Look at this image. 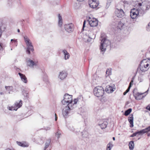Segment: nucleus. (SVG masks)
<instances>
[{
    "mask_svg": "<svg viewBox=\"0 0 150 150\" xmlns=\"http://www.w3.org/2000/svg\"><path fill=\"white\" fill-rule=\"evenodd\" d=\"M113 146V144L111 142H110L109 144L107 145V150H111V148Z\"/></svg>",
    "mask_w": 150,
    "mask_h": 150,
    "instance_id": "obj_35",
    "label": "nucleus"
},
{
    "mask_svg": "<svg viewBox=\"0 0 150 150\" xmlns=\"http://www.w3.org/2000/svg\"><path fill=\"white\" fill-rule=\"evenodd\" d=\"M84 0H77V1H83Z\"/></svg>",
    "mask_w": 150,
    "mask_h": 150,
    "instance_id": "obj_55",
    "label": "nucleus"
},
{
    "mask_svg": "<svg viewBox=\"0 0 150 150\" xmlns=\"http://www.w3.org/2000/svg\"><path fill=\"white\" fill-rule=\"evenodd\" d=\"M111 70L110 69H107L106 72V74L107 76H108L109 75L111 74Z\"/></svg>",
    "mask_w": 150,
    "mask_h": 150,
    "instance_id": "obj_40",
    "label": "nucleus"
},
{
    "mask_svg": "<svg viewBox=\"0 0 150 150\" xmlns=\"http://www.w3.org/2000/svg\"><path fill=\"white\" fill-rule=\"evenodd\" d=\"M86 21H84L83 23V27L82 28V29L83 30L84 28L85 27V25L86 24Z\"/></svg>",
    "mask_w": 150,
    "mask_h": 150,
    "instance_id": "obj_44",
    "label": "nucleus"
},
{
    "mask_svg": "<svg viewBox=\"0 0 150 150\" xmlns=\"http://www.w3.org/2000/svg\"><path fill=\"white\" fill-rule=\"evenodd\" d=\"M95 96L99 98V99L102 102H103L104 101V97L103 95H100V94H96Z\"/></svg>",
    "mask_w": 150,
    "mask_h": 150,
    "instance_id": "obj_33",
    "label": "nucleus"
},
{
    "mask_svg": "<svg viewBox=\"0 0 150 150\" xmlns=\"http://www.w3.org/2000/svg\"><path fill=\"white\" fill-rule=\"evenodd\" d=\"M7 108L9 110H16V109L14 107H7Z\"/></svg>",
    "mask_w": 150,
    "mask_h": 150,
    "instance_id": "obj_37",
    "label": "nucleus"
},
{
    "mask_svg": "<svg viewBox=\"0 0 150 150\" xmlns=\"http://www.w3.org/2000/svg\"><path fill=\"white\" fill-rule=\"evenodd\" d=\"M55 121H57V115L56 114H55Z\"/></svg>",
    "mask_w": 150,
    "mask_h": 150,
    "instance_id": "obj_49",
    "label": "nucleus"
},
{
    "mask_svg": "<svg viewBox=\"0 0 150 150\" xmlns=\"http://www.w3.org/2000/svg\"><path fill=\"white\" fill-rule=\"evenodd\" d=\"M50 129V127H47V129H45L46 130H48Z\"/></svg>",
    "mask_w": 150,
    "mask_h": 150,
    "instance_id": "obj_52",
    "label": "nucleus"
},
{
    "mask_svg": "<svg viewBox=\"0 0 150 150\" xmlns=\"http://www.w3.org/2000/svg\"><path fill=\"white\" fill-rule=\"evenodd\" d=\"M6 150H14L13 149H11L9 148H7L6 149Z\"/></svg>",
    "mask_w": 150,
    "mask_h": 150,
    "instance_id": "obj_53",
    "label": "nucleus"
},
{
    "mask_svg": "<svg viewBox=\"0 0 150 150\" xmlns=\"http://www.w3.org/2000/svg\"><path fill=\"white\" fill-rule=\"evenodd\" d=\"M128 121L130 124V127H133V117L132 114L130 115L128 118Z\"/></svg>",
    "mask_w": 150,
    "mask_h": 150,
    "instance_id": "obj_21",
    "label": "nucleus"
},
{
    "mask_svg": "<svg viewBox=\"0 0 150 150\" xmlns=\"http://www.w3.org/2000/svg\"><path fill=\"white\" fill-rule=\"evenodd\" d=\"M108 124V123L107 121H104L103 123L99 124V125L100 126L102 129H103L107 127Z\"/></svg>",
    "mask_w": 150,
    "mask_h": 150,
    "instance_id": "obj_23",
    "label": "nucleus"
},
{
    "mask_svg": "<svg viewBox=\"0 0 150 150\" xmlns=\"http://www.w3.org/2000/svg\"><path fill=\"white\" fill-rule=\"evenodd\" d=\"M137 91V89H134L133 91V93H135V92Z\"/></svg>",
    "mask_w": 150,
    "mask_h": 150,
    "instance_id": "obj_50",
    "label": "nucleus"
},
{
    "mask_svg": "<svg viewBox=\"0 0 150 150\" xmlns=\"http://www.w3.org/2000/svg\"><path fill=\"white\" fill-rule=\"evenodd\" d=\"M133 78L132 79V80L129 83V86L128 88L127 89V90L124 92L123 93L124 94H127L129 91L130 89L132 86V85L133 84Z\"/></svg>",
    "mask_w": 150,
    "mask_h": 150,
    "instance_id": "obj_28",
    "label": "nucleus"
},
{
    "mask_svg": "<svg viewBox=\"0 0 150 150\" xmlns=\"http://www.w3.org/2000/svg\"><path fill=\"white\" fill-rule=\"evenodd\" d=\"M101 40L100 49L101 52H105L106 50V48L110 46V42L108 40L105 38Z\"/></svg>",
    "mask_w": 150,
    "mask_h": 150,
    "instance_id": "obj_3",
    "label": "nucleus"
},
{
    "mask_svg": "<svg viewBox=\"0 0 150 150\" xmlns=\"http://www.w3.org/2000/svg\"><path fill=\"white\" fill-rule=\"evenodd\" d=\"M64 28L67 32L70 33L73 30V25L71 23L67 24L64 25Z\"/></svg>",
    "mask_w": 150,
    "mask_h": 150,
    "instance_id": "obj_12",
    "label": "nucleus"
},
{
    "mask_svg": "<svg viewBox=\"0 0 150 150\" xmlns=\"http://www.w3.org/2000/svg\"><path fill=\"white\" fill-rule=\"evenodd\" d=\"M150 131V126L148 127L145 128L144 129H143L140 130V131L136 132L135 133H133L132 135L130 136L131 137H133L136 136L137 134L140 135L141 134H144L145 133H147Z\"/></svg>",
    "mask_w": 150,
    "mask_h": 150,
    "instance_id": "obj_8",
    "label": "nucleus"
},
{
    "mask_svg": "<svg viewBox=\"0 0 150 150\" xmlns=\"http://www.w3.org/2000/svg\"><path fill=\"white\" fill-rule=\"evenodd\" d=\"M25 96H24V99H26L28 98V96L27 94H25Z\"/></svg>",
    "mask_w": 150,
    "mask_h": 150,
    "instance_id": "obj_48",
    "label": "nucleus"
},
{
    "mask_svg": "<svg viewBox=\"0 0 150 150\" xmlns=\"http://www.w3.org/2000/svg\"><path fill=\"white\" fill-rule=\"evenodd\" d=\"M88 4L91 7L95 8L98 5V0H89Z\"/></svg>",
    "mask_w": 150,
    "mask_h": 150,
    "instance_id": "obj_11",
    "label": "nucleus"
},
{
    "mask_svg": "<svg viewBox=\"0 0 150 150\" xmlns=\"http://www.w3.org/2000/svg\"><path fill=\"white\" fill-rule=\"evenodd\" d=\"M128 3L127 1H121L120 2L118 5V7L119 8H121L124 9H125V7L126 5H128Z\"/></svg>",
    "mask_w": 150,
    "mask_h": 150,
    "instance_id": "obj_18",
    "label": "nucleus"
},
{
    "mask_svg": "<svg viewBox=\"0 0 150 150\" xmlns=\"http://www.w3.org/2000/svg\"><path fill=\"white\" fill-rule=\"evenodd\" d=\"M62 52L64 55L65 59L66 60L68 59L69 57V54L66 50H63Z\"/></svg>",
    "mask_w": 150,
    "mask_h": 150,
    "instance_id": "obj_24",
    "label": "nucleus"
},
{
    "mask_svg": "<svg viewBox=\"0 0 150 150\" xmlns=\"http://www.w3.org/2000/svg\"><path fill=\"white\" fill-rule=\"evenodd\" d=\"M68 73L65 70H62L59 72L58 76V78L61 80L65 79L67 76Z\"/></svg>",
    "mask_w": 150,
    "mask_h": 150,
    "instance_id": "obj_14",
    "label": "nucleus"
},
{
    "mask_svg": "<svg viewBox=\"0 0 150 150\" xmlns=\"http://www.w3.org/2000/svg\"><path fill=\"white\" fill-rule=\"evenodd\" d=\"M3 49V47L2 45V44L1 43L0 44V50H2Z\"/></svg>",
    "mask_w": 150,
    "mask_h": 150,
    "instance_id": "obj_45",
    "label": "nucleus"
},
{
    "mask_svg": "<svg viewBox=\"0 0 150 150\" xmlns=\"http://www.w3.org/2000/svg\"><path fill=\"white\" fill-rule=\"evenodd\" d=\"M116 16L119 18H121L124 16L125 13L123 9L121 8H117L115 11Z\"/></svg>",
    "mask_w": 150,
    "mask_h": 150,
    "instance_id": "obj_9",
    "label": "nucleus"
},
{
    "mask_svg": "<svg viewBox=\"0 0 150 150\" xmlns=\"http://www.w3.org/2000/svg\"><path fill=\"white\" fill-rule=\"evenodd\" d=\"M58 17L59 19L58 25L59 27H61L63 24L62 18L59 14H58Z\"/></svg>",
    "mask_w": 150,
    "mask_h": 150,
    "instance_id": "obj_26",
    "label": "nucleus"
},
{
    "mask_svg": "<svg viewBox=\"0 0 150 150\" xmlns=\"http://www.w3.org/2000/svg\"><path fill=\"white\" fill-rule=\"evenodd\" d=\"M142 94H130L129 97L130 98L134 97L135 99L137 100H140L144 97L146 95L143 96Z\"/></svg>",
    "mask_w": 150,
    "mask_h": 150,
    "instance_id": "obj_16",
    "label": "nucleus"
},
{
    "mask_svg": "<svg viewBox=\"0 0 150 150\" xmlns=\"http://www.w3.org/2000/svg\"><path fill=\"white\" fill-rule=\"evenodd\" d=\"M104 89L101 86H97L94 88L93 89L94 94H104Z\"/></svg>",
    "mask_w": 150,
    "mask_h": 150,
    "instance_id": "obj_13",
    "label": "nucleus"
},
{
    "mask_svg": "<svg viewBox=\"0 0 150 150\" xmlns=\"http://www.w3.org/2000/svg\"><path fill=\"white\" fill-rule=\"evenodd\" d=\"M147 135L148 136H150V133L148 134Z\"/></svg>",
    "mask_w": 150,
    "mask_h": 150,
    "instance_id": "obj_58",
    "label": "nucleus"
},
{
    "mask_svg": "<svg viewBox=\"0 0 150 150\" xmlns=\"http://www.w3.org/2000/svg\"><path fill=\"white\" fill-rule=\"evenodd\" d=\"M55 135L57 139H59L60 137V136L61 135V133L59 131H58L55 134Z\"/></svg>",
    "mask_w": 150,
    "mask_h": 150,
    "instance_id": "obj_39",
    "label": "nucleus"
},
{
    "mask_svg": "<svg viewBox=\"0 0 150 150\" xmlns=\"http://www.w3.org/2000/svg\"><path fill=\"white\" fill-rule=\"evenodd\" d=\"M23 38L27 46L26 52L29 54H30V51L33 52L34 51L33 45L30 40L27 36H24Z\"/></svg>",
    "mask_w": 150,
    "mask_h": 150,
    "instance_id": "obj_2",
    "label": "nucleus"
},
{
    "mask_svg": "<svg viewBox=\"0 0 150 150\" xmlns=\"http://www.w3.org/2000/svg\"><path fill=\"white\" fill-rule=\"evenodd\" d=\"M142 81V79H141L140 81Z\"/></svg>",
    "mask_w": 150,
    "mask_h": 150,
    "instance_id": "obj_60",
    "label": "nucleus"
},
{
    "mask_svg": "<svg viewBox=\"0 0 150 150\" xmlns=\"http://www.w3.org/2000/svg\"><path fill=\"white\" fill-rule=\"evenodd\" d=\"M5 89L6 91L10 93L13 91V86H5Z\"/></svg>",
    "mask_w": 150,
    "mask_h": 150,
    "instance_id": "obj_31",
    "label": "nucleus"
},
{
    "mask_svg": "<svg viewBox=\"0 0 150 150\" xmlns=\"http://www.w3.org/2000/svg\"><path fill=\"white\" fill-rule=\"evenodd\" d=\"M5 29V27L4 25H0V37H1L2 35V31H4Z\"/></svg>",
    "mask_w": 150,
    "mask_h": 150,
    "instance_id": "obj_30",
    "label": "nucleus"
},
{
    "mask_svg": "<svg viewBox=\"0 0 150 150\" xmlns=\"http://www.w3.org/2000/svg\"><path fill=\"white\" fill-rule=\"evenodd\" d=\"M17 143L18 145L23 147H27L28 146V145L25 142H17Z\"/></svg>",
    "mask_w": 150,
    "mask_h": 150,
    "instance_id": "obj_25",
    "label": "nucleus"
},
{
    "mask_svg": "<svg viewBox=\"0 0 150 150\" xmlns=\"http://www.w3.org/2000/svg\"><path fill=\"white\" fill-rule=\"evenodd\" d=\"M87 21L91 27H95L98 25V21L95 18L89 17Z\"/></svg>",
    "mask_w": 150,
    "mask_h": 150,
    "instance_id": "obj_6",
    "label": "nucleus"
},
{
    "mask_svg": "<svg viewBox=\"0 0 150 150\" xmlns=\"http://www.w3.org/2000/svg\"><path fill=\"white\" fill-rule=\"evenodd\" d=\"M142 14L139 9L135 8L132 9L130 13L131 17L133 19H135L138 16H141Z\"/></svg>",
    "mask_w": 150,
    "mask_h": 150,
    "instance_id": "obj_4",
    "label": "nucleus"
},
{
    "mask_svg": "<svg viewBox=\"0 0 150 150\" xmlns=\"http://www.w3.org/2000/svg\"><path fill=\"white\" fill-rule=\"evenodd\" d=\"M112 0H108V3H107V5L109 6L110 4V3H111V1Z\"/></svg>",
    "mask_w": 150,
    "mask_h": 150,
    "instance_id": "obj_43",
    "label": "nucleus"
},
{
    "mask_svg": "<svg viewBox=\"0 0 150 150\" xmlns=\"http://www.w3.org/2000/svg\"><path fill=\"white\" fill-rule=\"evenodd\" d=\"M142 81V79H141L140 81Z\"/></svg>",
    "mask_w": 150,
    "mask_h": 150,
    "instance_id": "obj_59",
    "label": "nucleus"
},
{
    "mask_svg": "<svg viewBox=\"0 0 150 150\" xmlns=\"http://www.w3.org/2000/svg\"><path fill=\"white\" fill-rule=\"evenodd\" d=\"M129 146L130 150H133L134 146V142L132 141H131L129 143Z\"/></svg>",
    "mask_w": 150,
    "mask_h": 150,
    "instance_id": "obj_29",
    "label": "nucleus"
},
{
    "mask_svg": "<svg viewBox=\"0 0 150 150\" xmlns=\"http://www.w3.org/2000/svg\"><path fill=\"white\" fill-rule=\"evenodd\" d=\"M149 67H146L143 65L140 64L139 68H138V71L140 74L143 75L144 74L145 72L147 71Z\"/></svg>",
    "mask_w": 150,
    "mask_h": 150,
    "instance_id": "obj_10",
    "label": "nucleus"
},
{
    "mask_svg": "<svg viewBox=\"0 0 150 150\" xmlns=\"http://www.w3.org/2000/svg\"><path fill=\"white\" fill-rule=\"evenodd\" d=\"M88 35H86L83 36V38L85 42H90L91 39L95 38V35L91 31H89Z\"/></svg>",
    "mask_w": 150,
    "mask_h": 150,
    "instance_id": "obj_5",
    "label": "nucleus"
},
{
    "mask_svg": "<svg viewBox=\"0 0 150 150\" xmlns=\"http://www.w3.org/2000/svg\"><path fill=\"white\" fill-rule=\"evenodd\" d=\"M140 64L143 65L146 67H150V61L148 59H144L141 61Z\"/></svg>",
    "mask_w": 150,
    "mask_h": 150,
    "instance_id": "obj_17",
    "label": "nucleus"
},
{
    "mask_svg": "<svg viewBox=\"0 0 150 150\" xmlns=\"http://www.w3.org/2000/svg\"><path fill=\"white\" fill-rule=\"evenodd\" d=\"M115 90V85H112L110 86V85L106 86L105 88V91L108 93H111Z\"/></svg>",
    "mask_w": 150,
    "mask_h": 150,
    "instance_id": "obj_15",
    "label": "nucleus"
},
{
    "mask_svg": "<svg viewBox=\"0 0 150 150\" xmlns=\"http://www.w3.org/2000/svg\"><path fill=\"white\" fill-rule=\"evenodd\" d=\"M69 129L70 130L74 132H75L76 133V132L74 131L75 129H74V127L72 125H70L69 127Z\"/></svg>",
    "mask_w": 150,
    "mask_h": 150,
    "instance_id": "obj_38",
    "label": "nucleus"
},
{
    "mask_svg": "<svg viewBox=\"0 0 150 150\" xmlns=\"http://www.w3.org/2000/svg\"><path fill=\"white\" fill-rule=\"evenodd\" d=\"M17 31L19 33L20 32V30L19 29H18L17 30Z\"/></svg>",
    "mask_w": 150,
    "mask_h": 150,
    "instance_id": "obj_57",
    "label": "nucleus"
},
{
    "mask_svg": "<svg viewBox=\"0 0 150 150\" xmlns=\"http://www.w3.org/2000/svg\"><path fill=\"white\" fill-rule=\"evenodd\" d=\"M50 142L51 140L50 139H48L46 141L45 144L44 150H48V148L50 145Z\"/></svg>",
    "mask_w": 150,
    "mask_h": 150,
    "instance_id": "obj_22",
    "label": "nucleus"
},
{
    "mask_svg": "<svg viewBox=\"0 0 150 150\" xmlns=\"http://www.w3.org/2000/svg\"><path fill=\"white\" fill-rule=\"evenodd\" d=\"M112 139H113V140H115V137H113L112 138Z\"/></svg>",
    "mask_w": 150,
    "mask_h": 150,
    "instance_id": "obj_56",
    "label": "nucleus"
},
{
    "mask_svg": "<svg viewBox=\"0 0 150 150\" xmlns=\"http://www.w3.org/2000/svg\"><path fill=\"white\" fill-rule=\"evenodd\" d=\"M72 96L70 94H64V99L62 102L63 105L67 104V106L63 110L62 114L65 118L69 115H72L74 112V107H72Z\"/></svg>",
    "mask_w": 150,
    "mask_h": 150,
    "instance_id": "obj_1",
    "label": "nucleus"
},
{
    "mask_svg": "<svg viewBox=\"0 0 150 150\" xmlns=\"http://www.w3.org/2000/svg\"><path fill=\"white\" fill-rule=\"evenodd\" d=\"M117 27L118 29H119L120 30H122L123 28H125V25L124 24L122 23L121 22H119L118 24Z\"/></svg>",
    "mask_w": 150,
    "mask_h": 150,
    "instance_id": "obj_27",
    "label": "nucleus"
},
{
    "mask_svg": "<svg viewBox=\"0 0 150 150\" xmlns=\"http://www.w3.org/2000/svg\"><path fill=\"white\" fill-rule=\"evenodd\" d=\"M144 6L146 7V9L148 10L150 8V3L148 1H144Z\"/></svg>",
    "mask_w": 150,
    "mask_h": 150,
    "instance_id": "obj_32",
    "label": "nucleus"
},
{
    "mask_svg": "<svg viewBox=\"0 0 150 150\" xmlns=\"http://www.w3.org/2000/svg\"><path fill=\"white\" fill-rule=\"evenodd\" d=\"M27 66L32 68L39 67V64L38 62L34 61L30 59L27 61Z\"/></svg>",
    "mask_w": 150,
    "mask_h": 150,
    "instance_id": "obj_7",
    "label": "nucleus"
},
{
    "mask_svg": "<svg viewBox=\"0 0 150 150\" xmlns=\"http://www.w3.org/2000/svg\"><path fill=\"white\" fill-rule=\"evenodd\" d=\"M146 108L150 111V106L149 105L147 106Z\"/></svg>",
    "mask_w": 150,
    "mask_h": 150,
    "instance_id": "obj_46",
    "label": "nucleus"
},
{
    "mask_svg": "<svg viewBox=\"0 0 150 150\" xmlns=\"http://www.w3.org/2000/svg\"><path fill=\"white\" fill-rule=\"evenodd\" d=\"M148 90H149V89H148L146 92H145V93H137V94H144V93H146L148 91Z\"/></svg>",
    "mask_w": 150,
    "mask_h": 150,
    "instance_id": "obj_51",
    "label": "nucleus"
},
{
    "mask_svg": "<svg viewBox=\"0 0 150 150\" xmlns=\"http://www.w3.org/2000/svg\"><path fill=\"white\" fill-rule=\"evenodd\" d=\"M144 2H142V3H139V6H142V5L144 6Z\"/></svg>",
    "mask_w": 150,
    "mask_h": 150,
    "instance_id": "obj_47",
    "label": "nucleus"
},
{
    "mask_svg": "<svg viewBox=\"0 0 150 150\" xmlns=\"http://www.w3.org/2000/svg\"><path fill=\"white\" fill-rule=\"evenodd\" d=\"M21 81L25 83H27L28 81L27 78L25 75L20 73H18Z\"/></svg>",
    "mask_w": 150,
    "mask_h": 150,
    "instance_id": "obj_19",
    "label": "nucleus"
},
{
    "mask_svg": "<svg viewBox=\"0 0 150 150\" xmlns=\"http://www.w3.org/2000/svg\"><path fill=\"white\" fill-rule=\"evenodd\" d=\"M14 41V42H16V40H13V39H11V41Z\"/></svg>",
    "mask_w": 150,
    "mask_h": 150,
    "instance_id": "obj_54",
    "label": "nucleus"
},
{
    "mask_svg": "<svg viewBox=\"0 0 150 150\" xmlns=\"http://www.w3.org/2000/svg\"><path fill=\"white\" fill-rule=\"evenodd\" d=\"M132 110V109L131 108H129L127 110H126L124 113L125 115V116H127L131 112Z\"/></svg>",
    "mask_w": 150,
    "mask_h": 150,
    "instance_id": "obj_34",
    "label": "nucleus"
},
{
    "mask_svg": "<svg viewBox=\"0 0 150 150\" xmlns=\"http://www.w3.org/2000/svg\"><path fill=\"white\" fill-rule=\"evenodd\" d=\"M22 103L21 100H20L19 102L16 101L14 104V107L15 108L16 110L20 108L22 105Z\"/></svg>",
    "mask_w": 150,
    "mask_h": 150,
    "instance_id": "obj_20",
    "label": "nucleus"
},
{
    "mask_svg": "<svg viewBox=\"0 0 150 150\" xmlns=\"http://www.w3.org/2000/svg\"><path fill=\"white\" fill-rule=\"evenodd\" d=\"M146 29L148 31H150V22L148 24V25L146 27Z\"/></svg>",
    "mask_w": 150,
    "mask_h": 150,
    "instance_id": "obj_42",
    "label": "nucleus"
},
{
    "mask_svg": "<svg viewBox=\"0 0 150 150\" xmlns=\"http://www.w3.org/2000/svg\"><path fill=\"white\" fill-rule=\"evenodd\" d=\"M78 100L77 99H75L74 100V101H73V102L72 107H74V112L75 111L74 108H75V107H76L75 105L76 104L77 102L78 101Z\"/></svg>",
    "mask_w": 150,
    "mask_h": 150,
    "instance_id": "obj_36",
    "label": "nucleus"
},
{
    "mask_svg": "<svg viewBox=\"0 0 150 150\" xmlns=\"http://www.w3.org/2000/svg\"><path fill=\"white\" fill-rule=\"evenodd\" d=\"M83 132H84V133H85L86 134H85V135H84L83 134H82V135L83 136V137H87V136H88L87 133L86 132H85L84 131V132H82V134H83Z\"/></svg>",
    "mask_w": 150,
    "mask_h": 150,
    "instance_id": "obj_41",
    "label": "nucleus"
}]
</instances>
